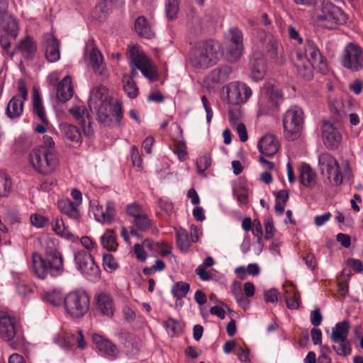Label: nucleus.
Returning a JSON list of instances; mask_svg holds the SVG:
<instances>
[{"label": "nucleus", "mask_w": 363, "mask_h": 363, "mask_svg": "<svg viewBox=\"0 0 363 363\" xmlns=\"http://www.w3.org/2000/svg\"><path fill=\"white\" fill-rule=\"evenodd\" d=\"M64 270L62 255L53 241L47 242L43 256L37 252L33 253L31 272L39 279H45L48 275L57 277L63 274Z\"/></svg>", "instance_id": "obj_1"}, {"label": "nucleus", "mask_w": 363, "mask_h": 363, "mask_svg": "<svg viewBox=\"0 0 363 363\" xmlns=\"http://www.w3.org/2000/svg\"><path fill=\"white\" fill-rule=\"evenodd\" d=\"M313 18L318 26L328 30L335 29L345 24L347 21L344 11L328 0L316 4Z\"/></svg>", "instance_id": "obj_2"}, {"label": "nucleus", "mask_w": 363, "mask_h": 363, "mask_svg": "<svg viewBox=\"0 0 363 363\" xmlns=\"http://www.w3.org/2000/svg\"><path fill=\"white\" fill-rule=\"evenodd\" d=\"M0 337L13 350L24 346L25 337L20 321L8 311H0Z\"/></svg>", "instance_id": "obj_3"}, {"label": "nucleus", "mask_w": 363, "mask_h": 363, "mask_svg": "<svg viewBox=\"0 0 363 363\" xmlns=\"http://www.w3.org/2000/svg\"><path fill=\"white\" fill-rule=\"evenodd\" d=\"M219 57L216 48L211 41L197 43L190 52V62L197 68L206 69L214 65Z\"/></svg>", "instance_id": "obj_4"}, {"label": "nucleus", "mask_w": 363, "mask_h": 363, "mask_svg": "<svg viewBox=\"0 0 363 363\" xmlns=\"http://www.w3.org/2000/svg\"><path fill=\"white\" fill-rule=\"evenodd\" d=\"M30 161L36 171L47 174L56 169L59 157L55 149L36 147L30 153Z\"/></svg>", "instance_id": "obj_5"}, {"label": "nucleus", "mask_w": 363, "mask_h": 363, "mask_svg": "<svg viewBox=\"0 0 363 363\" xmlns=\"http://www.w3.org/2000/svg\"><path fill=\"white\" fill-rule=\"evenodd\" d=\"M258 103V116L269 115L278 110L283 102L284 96L281 91L271 82L264 84L260 91Z\"/></svg>", "instance_id": "obj_6"}, {"label": "nucleus", "mask_w": 363, "mask_h": 363, "mask_svg": "<svg viewBox=\"0 0 363 363\" xmlns=\"http://www.w3.org/2000/svg\"><path fill=\"white\" fill-rule=\"evenodd\" d=\"M318 164L323 175L327 176L328 179L333 177L334 185L340 186L342 183L343 175L345 178H350V164L345 161L342 164L344 172H341L340 165L336 159L331 155L324 152L318 157Z\"/></svg>", "instance_id": "obj_7"}, {"label": "nucleus", "mask_w": 363, "mask_h": 363, "mask_svg": "<svg viewBox=\"0 0 363 363\" xmlns=\"http://www.w3.org/2000/svg\"><path fill=\"white\" fill-rule=\"evenodd\" d=\"M66 313L74 318L85 315L89 309L90 297L86 291L78 289L69 292L63 298Z\"/></svg>", "instance_id": "obj_8"}, {"label": "nucleus", "mask_w": 363, "mask_h": 363, "mask_svg": "<svg viewBox=\"0 0 363 363\" xmlns=\"http://www.w3.org/2000/svg\"><path fill=\"white\" fill-rule=\"evenodd\" d=\"M303 110L294 106L289 108L283 116L282 122L285 138L294 141L299 137L304 123Z\"/></svg>", "instance_id": "obj_9"}, {"label": "nucleus", "mask_w": 363, "mask_h": 363, "mask_svg": "<svg viewBox=\"0 0 363 363\" xmlns=\"http://www.w3.org/2000/svg\"><path fill=\"white\" fill-rule=\"evenodd\" d=\"M74 258L77 269L86 279L91 281L99 280L101 270L89 252L85 250H79L74 253Z\"/></svg>", "instance_id": "obj_10"}, {"label": "nucleus", "mask_w": 363, "mask_h": 363, "mask_svg": "<svg viewBox=\"0 0 363 363\" xmlns=\"http://www.w3.org/2000/svg\"><path fill=\"white\" fill-rule=\"evenodd\" d=\"M129 57L133 66L140 70L141 73L151 81L157 78V69L151 60L143 52H140L138 48L133 45L129 49Z\"/></svg>", "instance_id": "obj_11"}, {"label": "nucleus", "mask_w": 363, "mask_h": 363, "mask_svg": "<svg viewBox=\"0 0 363 363\" xmlns=\"http://www.w3.org/2000/svg\"><path fill=\"white\" fill-rule=\"evenodd\" d=\"M301 46L296 50V58L318 64V69L324 73L327 70V65L315 43L308 39Z\"/></svg>", "instance_id": "obj_12"}, {"label": "nucleus", "mask_w": 363, "mask_h": 363, "mask_svg": "<svg viewBox=\"0 0 363 363\" xmlns=\"http://www.w3.org/2000/svg\"><path fill=\"white\" fill-rule=\"evenodd\" d=\"M84 56L85 60L91 66L95 74L103 78L108 77V74L104 62L103 55L95 46L93 38L89 39L86 44Z\"/></svg>", "instance_id": "obj_13"}, {"label": "nucleus", "mask_w": 363, "mask_h": 363, "mask_svg": "<svg viewBox=\"0 0 363 363\" xmlns=\"http://www.w3.org/2000/svg\"><path fill=\"white\" fill-rule=\"evenodd\" d=\"M342 65L352 72L363 69V50L357 45L350 43L344 50Z\"/></svg>", "instance_id": "obj_14"}, {"label": "nucleus", "mask_w": 363, "mask_h": 363, "mask_svg": "<svg viewBox=\"0 0 363 363\" xmlns=\"http://www.w3.org/2000/svg\"><path fill=\"white\" fill-rule=\"evenodd\" d=\"M251 89L245 83L233 82L227 86L228 103L238 105L247 101L252 96Z\"/></svg>", "instance_id": "obj_15"}, {"label": "nucleus", "mask_w": 363, "mask_h": 363, "mask_svg": "<svg viewBox=\"0 0 363 363\" xmlns=\"http://www.w3.org/2000/svg\"><path fill=\"white\" fill-rule=\"evenodd\" d=\"M321 136L324 145L329 150H335L338 147L342 136L337 128L329 121H325L322 125Z\"/></svg>", "instance_id": "obj_16"}, {"label": "nucleus", "mask_w": 363, "mask_h": 363, "mask_svg": "<svg viewBox=\"0 0 363 363\" xmlns=\"http://www.w3.org/2000/svg\"><path fill=\"white\" fill-rule=\"evenodd\" d=\"M43 46L46 60L50 62H56L60 58V41L51 33L43 35Z\"/></svg>", "instance_id": "obj_17"}, {"label": "nucleus", "mask_w": 363, "mask_h": 363, "mask_svg": "<svg viewBox=\"0 0 363 363\" xmlns=\"http://www.w3.org/2000/svg\"><path fill=\"white\" fill-rule=\"evenodd\" d=\"M7 0H0V31H6L13 36L18 35V27L16 20L6 11Z\"/></svg>", "instance_id": "obj_18"}, {"label": "nucleus", "mask_w": 363, "mask_h": 363, "mask_svg": "<svg viewBox=\"0 0 363 363\" xmlns=\"http://www.w3.org/2000/svg\"><path fill=\"white\" fill-rule=\"evenodd\" d=\"M69 113L75 118L80 124L84 134L90 138L94 134L91 126V116L84 106H74L69 110Z\"/></svg>", "instance_id": "obj_19"}, {"label": "nucleus", "mask_w": 363, "mask_h": 363, "mask_svg": "<svg viewBox=\"0 0 363 363\" xmlns=\"http://www.w3.org/2000/svg\"><path fill=\"white\" fill-rule=\"evenodd\" d=\"M229 33L230 35L231 45L228 48L230 61H237L242 54L243 44H242V32L238 28H233L230 29Z\"/></svg>", "instance_id": "obj_20"}, {"label": "nucleus", "mask_w": 363, "mask_h": 363, "mask_svg": "<svg viewBox=\"0 0 363 363\" xmlns=\"http://www.w3.org/2000/svg\"><path fill=\"white\" fill-rule=\"evenodd\" d=\"M95 219L101 223L111 224L115 220L116 216V204L113 201H108L106 208L104 210L101 206H97L94 209Z\"/></svg>", "instance_id": "obj_21"}, {"label": "nucleus", "mask_w": 363, "mask_h": 363, "mask_svg": "<svg viewBox=\"0 0 363 363\" xmlns=\"http://www.w3.org/2000/svg\"><path fill=\"white\" fill-rule=\"evenodd\" d=\"M279 148V141L273 135H265L258 143L259 152L266 157L274 156L277 152Z\"/></svg>", "instance_id": "obj_22"}, {"label": "nucleus", "mask_w": 363, "mask_h": 363, "mask_svg": "<svg viewBox=\"0 0 363 363\" xmlns=\"http://www.w3.org/2000/svg\"><path fill=\"white\" fill-rule=\"evenodd\" d=\"M252 78L255 81L262 79L265 74L266 64L263 55L258 52L255 53L249 63Z\"/></svg>", "instance_id": "obj_23"}, {"label": "nucleus", "mask_w": 363, "mask_h": 363, "mask_svg": "<svg viewBox=\"0 0 363 363\" xmlns=\"http://www.w3.org/2000/svg\"><path fill=\"white\" fill-rule=\"evenodd\" d=\"M92 340L99 351L105 355L114 358L118 356L119 353L118 347L109 340L104 338L100 335L94 334Z\"/></svg>", "instance_id": "obj_24"}, {"label": "nucleus", "mask_w": 363, "mask_h": 363, "mask_svg": "<svg viewBox=\"0 0 363 363\" xmlns=\"http://www.w3.org/2000/svg\"><path fill=\"white\" fill-rule=\"evenodd\" d=\"M37 51V45L33 38L26 36L22 39L14 48L15 53L20 52L24 58L31 60L34 57Z\"/></svg>", "instance_id": "obj_25"}, {"label": "nucleus", "mask_w": 363, "mask_h": 363, "mask_svg": "<svg viewBox=\"0 0 363 363\" xmlns=\"http://www.w3.org/2000/svg\"><path fill=\"white\" fill-rule=\"evenodd\" d=\"M96 308L106 316L111 317L114 313V302L112 296L106 293L101 292L96 297Z\"/></svg>", "instance_id": "obj_26"}, {"label": "nucleus", "mask_w": 363, "mask_h": 363, "mask_svg": "<svg viewBox=\"0 0 363 363\" xmlns=\"http://www.w3.org/2000/svg\"><path fill=\"white\" fill-rule=\"evenodd\" d=\"M60 129L66 140H69L77 145L82 143V134L77 126L65 123L60 125Z\"/></svg>", "instance_id": "obj_27"}, {"label": "nucleus", "mask_w": 363, "mask_h": 363, "mask_svg": "<svg viewBox=\"0 0 363 363\" xmlns=\"http://www.w3.org/2000/svg\"><path fill=\"white\" fill-rule=\"evenodd\" d=\"M284 287V298L288 308L298 309L301 304V296L296 287L290 284Z\"/></svg>", "instance_id": "obj_28"}, {"label": "nucleus", "mask_w": 363, "mask_h": 363, "mask_svg": "<svg viewBox=\"0 0 363 363\" xmlns=\"http://www.w3.org/2000/svg\"><path fill=\"white\" fill-rule=\"evenodd\" d=\"M132 223L133 226L130 228V234L138 238H141V235L138 231H147L153 225L152 220L145 213L140 216H137V218L134 219Z\"/></svg>", "instance_id": "obj_29"}, {"label": "nucleus", "mask_w": 363, "mask_h": 363, "mask_svg": "<svg viewBox=\"0 0 363 363\" xmlns=\"http://www.w3.org/2000/svg\"><path fill=\"white\" fill-rule=\"evenodd\" d=\"M73 87L71 84V77L66 76L57 87V97L61 102H67L73 96Z\"/></svg>", "instance_id": "obj_30"}, {"label": "nucleus", "mask_w": 363, "mask_h": 363, "mask_svg": "<svg viewBox=\"0 0 363 363\" xmlns=\"http://www.w3.org/2000/svg\"><path fill=\"white\" fill-rule=\"evenodd\" d=\"M350 328V322L347 320L337 323L332 329L330 335L332 342H337L345 341L349 335Z\"/></svg>", "instance_id": "obj_31"}, {"label": "nucleus", "mask_w": 363, "mask_h": 363, "mask_svg": "<svg viewBox=\"0 0 363 363\" xmlns=\"http://www.w3.org/2000/svg\"><path fill=\"white\" fill-rule=\"evenodd\" d=\"M113 108V104L111 100H104L100 103L93 106L92 110L96 111L99 120L104 123L108 124L111 121L110 116Z\"/></svg>", "instance_id": "obj_32"}, {"label": "nucleus", "mask_w": 363, "mask_h": 363, "mask_svg": "<svg viewBox=\"0 0 363 363\" xmlns=\"http://www.w3.org/2000/svg\"><path fill=\"white\" fill-rule=\"evenodd\" d=\"M295 66L299 76L305 80H311L313 77V69H318V64L297 58Z\"/></svg>", "instance_id": "obj_33"}, {"label": "nucleus", "mask_w": 363, "mask_h": 363, "mask_svg": "<svg viewBox=\"0 0 363 363\" xmlns=\"http://www.w3.org/2000/svg\"><path fill=\"white\" fill-rule=\"evenodd\" d=\"M231 72L232 69L228 65L218 67L211 72L208 79L213 83H225L229 79Z\"/></svg>", "instance_id": "obj_34"}, {"label": "nucleus", "mask_w": 363, "mask_h": 363, "mask_svg": "<svg viewBox=\"0 0 363 363\" xmlns=\"http://www.w3.org/2000/svg\"><path fill=\"white\" fill-rule=\"evenodd\" d=\"M23 111V101L19 96H14L7 104L6 113L11 119L19 118Z\"/></svg>", "instance_id": "obj_35"}, {"label": "nucleus", "mask_w": 363, "mask_h": 363, "mask_svg": "<svg viewBox=\"0 0 363 363\" xmlns=\"http://www.w3.org/2000/svg\"><path fill=\"white\" fill-rule=\"evenodd\" d=\"M57 206L60 212L71 219L77 220L80 216V213L75 205L69 199H62L58 201Z\"/></svg>", "instance_id": "obj_36"}, {"label": "nucleus", "mask_w": 363, "mask_h": 363, "mask_svg": "<svg viewBox=\"0 0 363 363\" xmlns=\"http://www.w3.org/2000/svg\"><path fill=\"white\" fill-rule=\"evenodd\" d=\"M315 173L308 164H303L301 165L299 169L298 180L303 186H313L315 183Z\"/></svg>", "instance_id": "obj_37"}, {"label": "nucleus", "mask_w": 363, "mask_h": 363, "mask_svg": "<svg viewBox=\"0 0 363 363\" xmlns=\"http://www.w3.org/2000/svg\"><path fill=\"white\" fill-rule=\"evenodd\" d=\"M135 30L143 38L151 39L155 36L147 20L144 16H139L135 21Z\"/></svg>", "instance_id": "obj_38"}, {"label": "nucleus", "mask_w": 363, "mask_h": 363, "mask_svg": "<svg viewBox=\"0 0 363 363\" xmlns=\"http://www.w3.org/2000/svg\"><path fill=\"white\" fill-rule=\"evenodd\" d=\"M33 109L34 113L38 116L39 120H40L43 123H48L42 99L38 91L35 88L33 90Z\"/></svg>", "instance_id": "obj_39"}, {"label": "nucleus", "mask_w": 363, "mask_h": 363, "mask_svg": "<svg viewBox=\"0 0 363 363\" xmlns=\"http://www.w3.org/2000/svg\"><path fill=\"white\" fill-rule=\"evenodd\" d=\"M107 96V89L104 86H99L92 89L89 101V106L92 111L93 106L104 101V100H109Z\"/></svg>", "instance_id": "obj_40"}, {"label": "nucleus", "mask_w": 363, "mask_h": 363, "mask_svg": "<svg viewBox=\"0 0 363 363\" xmlns=\"http://www.w3.org/2000/svg\"><path fill=\"white\" fill-rule=\"evenodd\" d=\"M176 240L178 247L184 252L189 250L191 243L193 242L188 232L182 228L177 230Z\"/></svg>", "instance_id": "obj_41"}, {"label": "nucleus", "mask_w": 363, "mask_h": 363, "mask_svg": "<svg viewBox=\"0 0 363 363\" xmlns=\"http://www.w3.org/2000/svg\"><path fill=\"white\" fill-rule=\"evenodd\" d=\"M101 244L108 251H116L118 247L116 235L113 230H106L101 237Z\"/></svg>", "instance_id": "obj_42"}, {"label": "nucleus", "mask_w": 363, "mask_h": 363, "mask_svg": "<svg viewBox=\"0 0 363 363\" xmlns=\"http://www.w3.org/2000/svg\"><path fill=\"white\" fill-rule=\"evenodd\" d=\"M52 229L57 235L67 240H72L74 238L72 233L69 230L68 228L65 226L64 220L62 218H56L55 219L52 223Z\"/></svg>", "instance_id": "obj_43"}, {"label": "nucleus", "mask_w": 363, "mask_h": 363, "mask_svg": "<svg viewBox=\"0 0 363 363\" xmlns=\"http://www.w3.org/2000/svg\"><path fill=\"white\" fill-rule=\"evenodd\" d=\"M190 285L184 281L176 282L172 288V294L177 299H182L189 292Z\"/></svg>", "instance_id": "obj_44"}, {"label": "nucleus", "mask_w": 363, "mask_h": 363, "mask_svg": "<svg viewBox=\"0 0 363 363\" xmlns=\"http://www.w3.org/2000/svg\"><path fill=\"white\" fill-rule=\"evenodd\" d=\"M329 108L331 113L333 114V118L335 121H341L345 116V111L343 108L342 103L337 99H330L329 101Z\"/></svg>", "instance_id": "obj_45"}, {"label": "nucleus", "mask_w": 363, "mask_h": 363, "mask_svg": "<svg viewBox=\"0 0 363 363\" xmlns=\"http://www.w3.org/2000/svg\"><path fill=\"white\" fill-rule=\"evenodd\" d=\"M123 89L130 98H135L138 94V89L131 77H123Z\"/></svg>", "instance_id": "obj_46"}, {"label": "nucleus", "mask_w": 363, "mask_h": 363, "mask_svg": "<svg viewBox=\"0 0 363 363\" xmlns=\"http://www.w3.org/2000/svg\"><path fill=\"white\" fill-rule=\"evenodd\" d=\"M63 298L61 293L57 290L46 292L43 296V300L54 306H60L63 303Z\"/></svg>", "instance_id": "obj_47"}, {"label": "nucleus", "mask_w": 363, "mask_h": 363, "mask_svg": "<svg viewBox=\"0 0 363 363\" xmlns=\"http://www.w3.org/2000/svg\"><path fill=\"white\" fill-rule=\"evenodd\" d=\"M335 343L336 345H333V349L338 355L346 357L352 352L351 343L348 339H346V340L343 342H337Z\"/></svg>", "instance_id": "obj_48"}, {"label": "nucleus", "mask_w": 363, "mask_h": 363, "mask_svg": "<svg viewBox=\"0 0 363 363\" xmlns=\"http://www.w3.org/2000/svg\"><path fill=\"white\" fill-rule=\"evenodd\" d=\"M179 0H167L165 4V12L169 20L177 18L179 11Z\"/></svg>", "instance_id": "obj_49"}, {"label": "nucleus", "mask_w": 363, "mask_h": 363, "mask_svg": "<svg viewBox=\"0 0 363 363\" xmlns=\"http://www.w3.org/2000/svg\"><path fill=\"white\" fill-rule=\"evenodd\" d=\"M11 189V182L6 174L0 172V198L9 195Z\"/></svg>", "instance_id": "obj_50"}, {"label": "nucleus", "mask_w": 363, "mask_h": 363, "mask_svg": "<svg viewBox=\"0 0 363 363\" xmlns=\"http://www.w3.org/2000/svg\"><path fill=\"white\" fill-rule=\"evenodd\" d=\"M4 32H5L6 35H1V37H0V45L2 48V49H3L4 52H6V54L9 55L10 57H12L15 54V52H14V50L12 51V52L10 51V48H11V38L16 39L17 35L16 36H13L11 34L8 33L6 31H4Z\"/></svg>", "instance_id": "obj_51"}, {"label": "nucleus", "mask_w": 363, "mask_h": 363, "mask_svg": "<svg viewBox=\"0 0 363 363\" xmlns=\"http://www.w3.org/2000/svg\"><path fill=\"white\" fill-rule=\"evenodd\" d=\"M103 265L104 269L109 273L114 272L118 267L114 257L111 254L104 255Z\"/></svg>", "instance_id": "obj_52"}, {"label": "nucleus", "mask_w": 363, "mask_h": 363, "mask_svg": "<svg viewBox=\"0 0 363 363\" xmlns=\"http://www.w3.org/2000/svg\"><path fill=\"white\" fill-rule=\"evenodd\" d=\"M211 160L208 155L200 156L196 160V169L200 174H203L205 171L211 166Z\"/></svg>", "instance_id": "obj_53"}, {"label": "nucleus", "mask_w": 363, "mask_h": 363, "mask_svg": "<svg viewBox=\"0 0 363 363\" xmlns=\"http://www.w3.org/2000/svg\"><path fill=\"white\" fill-rule=\"evenodd\" d=\"M122 0H99L96 6V11H100L102 13H106L111 9L114 4L121 2Z\"/></svg>", "instance_id": "obj_54"}, {"label": "nucleus", "mask_w": 363, "mask_h": 363, "mask_svg": "<svg viewBox=\"0 0 363 363\" xmlns=\"http://www.w3.org/2000/svg\"><path fill=\"white\" fill-rule=\"evenodd\" d=\"M164 326L172 336L177 335L181 330L179 322L172 318H168L164 322Z\"/></svg>", "instance_id": "obj_55"}, {"label": "nucleus", "mask_w": 363, "mask_h": 363, "mask_svg": "<svg viewBox=\"0 0 363 363\" xmlns=\"http://www.w3.org/2000/svg\"><path fill=\"white\" fill-rule=\"evenodd\" d=\"M281 295L279 291L274 288L270 289L265 291L264 298L266 303H277Z\"/></svg>", "instance_id": "obj_56"}, {"label": "nucleus", "mask_w": 363, "mask_h": 363, "mask_svg": "<svg viewBox=\"0 0 363 363\" xmlns=\"http://www.w3.org/2000/svg\"><path fill=\"white\" fill-rule=\"evenodd\" d=\"M30 223L37 228H43L48 224V219L39 214H33L30 216Z\"/></svg>", "instance_id": "obj_57"}, {"label": "nucleus", "mask_w": 363, "mask_h": 363, "mask_svg": "<svg viewBox=\"0 0 363 363\" xmlns=\"http://www.w3.org/2000/svg\"><path fill=\"white\" fill-rule=\"evenodd\" d=\"M264 224L265 230L264 238L268 240L274 235V226L273 218L272 217H268L264 220Z\"/></svg>", "instance_id": "obj_58"}, {"label": "nucleus", "mask_w": 363, "mask_h": 363, "mask_svg": "<svg viewBox=\"0 0 363 363\" xmlns=\"http://www.w3.org/2000/svg\"><path fill=\"white\" fill-rule=\"evenodd\" d=\"M127 213L133 218V220L137 218V216H140L143 214L141 207L137 203H131L126 207Z\"/></svg>", "instance_id": "obj_59"}, {"label": "nucleus", "mask_w": 363, "mask_h": 363, "mask_svg": "<svg viewBox=\"0 0 363 363\" xmlns=\"http://www.w3.org/2000/svg\"><path fill=\"white\" fill-rule=\"evenodd\" d=\"M159 206L164 211L168 216H170L173 212V203L167 198H161L159 200Z\"/></svg>", "instance_id": "obj_60"}, {"label": "nucleus", "mask_w": 363, "mask_h": 363, "mask_svg": "<svg viewBox=\"0 0 363 363\" xmlns=\"http://www.w3.org/2000/svg\"><path fill=\"white\" fill-rule=\"evenodd\" d=\"M201 102L206 113V121L208 124H210L213 116V111L212 110L211 104L205 95L201 96Z\"/></svg>", "instance_id": "obj_61"}, {"label": "nucleus", "mask_w": 363, "mask_h": 363, "mask_svg": "<svg viewBox=\"0 0 363 363\" xmlns=\"http://www.w3.org/2000/svg\"><path fill=\"white\" fill-rule=\"evenodd\" d=\"M233 195L240 204H246L248 201L247 193L245 189H233Z\"/></svg>", "instance_id": "obj_62"}, {"label": "nucleus", "mask_w": 363, "mask_h": 363, "mask_svg": "<svg viewBox=\"0 0 363 363\" xmlns=\"http://www.w3.org/2000/svg\"><path fill=\"white\" fill-rule=\"evenodd\" d=\"M310 320L313 325L317 327L320 325L323 320V316L321 315L319 308H315L311 313Z\"/></svg>", "instance_id": "obj_63"}, {"label": "nucleus", "mask_w": 363, "mask_h": 363, "mask_svg": "<svg viewBox=\"0 0 363 363\" xmlns=\"http://www.w3.org/2000/svg\"><path fill=\"white\" fill-rule=\"evenodd\" d=\"M111 115L115 117L116 123L120 125L123 119V110L122 106L119 103H116L113 104V108Z\"/></svg>", "instance_id": "obj_64"}]
</instances>
